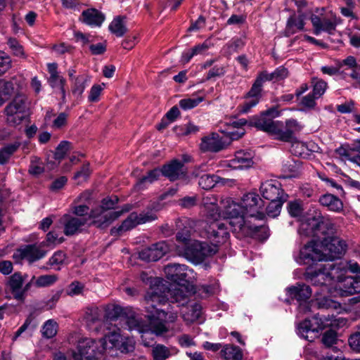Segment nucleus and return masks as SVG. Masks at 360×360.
Listing matches in <instances>:
<instances>
[{
    "label": "nucleus",
    "instance_id": "f257e3e1",
    "mask_svg": "<svg viewBox=\"0 0 360 360\" xmlns=\"http://www.w3.org/2000/svg\"><path fill=\"white\" fill-rule=\"evenodd\" d=\"M224 215L230 219L226 222L233 228L234 231H241L244 234L254 236H259L258 233L261 232L262 239H266L268 237L267 228L264 225L252 224L245 216L241 203L233 202L227 205L224 210Z\"/></svg>",
    "mask_w": 360,
    "mask_h": 360
},
{
    "label": "nucleus",
    "instance_id": "f03ea898",
    "mask_svg": "<svg viewBox=\"0 0 360 360\" xmlns=\"http://www.w3.org/2000/svg\"><path fill=\"white\" fill-rule=\"evenodd\" d=\"M150 287L145 295V309L146 316H157L159 318L165 317V310L158 308L168 301L170 290L162 280L158 278L150 281Z\"/></svg>",
    "mask_w": 360,
    "mask_h": 360
},
{
    "label": "nucleus",
    "instance_id": "7ed1b4c3",
    "mask_svg": "<svg viewBox=\"0 0 360 360\" xmlns=\"http://www.w3.org/2000/svg\"><path fill=\"white\" fill-rule=\"evenodd\" d=\"M340 270V264H326L316 269L309 266L304 273V277L312 285L326 288L333 281L340 278L339 271Z\"/></svg>",
    "mask_w": 360,
    "mask_h": 360
},
{
    "label": "nucleus",
    "instance_id": "20e7f679",
    "mask_svg": "<svg viewBox=\"0 0 360 360\" xmlns=\"http://www.w3.org/2000/svg\"><path fill=\"white\" fill-rule=\"evenodd\" d=\"M314 323H312L309 319H304L300 322L297 326L298 334L305 340L312 342L319 336L321 330L328 327H335L338 326V320L335 319L333 314H317L313 317Z\"/></svg>",
    "mask_w": 360,
    "mask_h": 360
},
{
    "label": "nucleus",
    "instance_id": "39448f33",
    "mask_svg": "<svg viewBox=\"0 0 360 360\" xmlns=\"http://www.w3.org/2000/svg\"><path fill=\"white\" fill-rule=\"evenodd\" d=\"M178 254L193 264L202 263L207 257L217 253L215 246H210L206 242L195 240L186 247L177 246Z\"/></svg>",
    "mask_w": 360,
    "mask_h": 360
},
{
    "label": "nucleus",
    "instance_id": "423d86ee",
    "mask_svg": "<svg viewBox=\"0 0 360 360\" xmlns=\"http://www.w3.org/2000/svg\"><path fill=\"white\" fill-rule=\"evenodd\" d=\"M27 98L25 95L19 94L5 108L6 122L15 127L19 125L27 116Z\"/></svg>",
    "mask_w": 360,
    "mask_h": 360
},
{
    "label": "nucleus",
    "instance_id": "0eeeda50",
    "mask_svg": "<svg viewBox=\"0 0 360 360\" xmlns=\"http://www.w3.org/2000/svg\"><path fill=\"white\" fill-rule=\"evenodd\" d=\"M302 127L296 120H287L283 125L277 121L271 134L274 139L283 142L293 143L297 141L295 133L301 130Z\"/></svg>",
    "mask_w": 360,
    "mask_h": 360
},
{
    "label": "nucleus",
    "instance_id": "6e6552de",
    "mask_svg": "<svg viewBox=\"0 0 360 360\" xmlns=\"http://www.w3.org/2000/svg\"><path fill=\"white\" fill-rule=\"evenodd\" d=\"M240 203L248 218H255L259 220H262L264 218V202L258 194L255 193L245 194L241 199Z\"/></svg>",
    "mask_w": 360,
    "mask_h": 360
},
{
    "label": "nucleus",
    "instance_id": "1a4fd4ad",
    "mask_svg": "<svg viewBox=\"0 0 360 360\" xmlns=\"http://www.w3.org/2000/svg\"><path fill=\"white\" fill-rule=\"evenodd\" d=\"M167 278L179 285L183 283H193L195 281V274L193 269L184 264L177 263L169 264L165 267Z\"/></svg>",
    "mask_w": 360,
    "mask_h": 360
},
{
    "label": "nucleus",
    "instance_id": "9d476101",
    "mask_svg": "<svg viewBox=\"0 0 360 360\" xmlns=\"http://www.w3.org/2000/svg\"><path fill=\"white\" fill-rule=\"evenodd\" d=\"M78 351L87 360L101 359L105 351V342L103 340L84 339L79 342Z\"/></svg>",
    "mask_w": 360,
    "mask_h": 360
},
{
    "label": "nucleus",
    "instance_id": "9b49d317",
    "mask_svg": "<svg viewBox=\"0 0 360 360\" xmlns=\"http://www.w3.org/2000/svg\"><path fill=\"white\" fill-rule=\"evenodd\" d=\"M321 244L325 251L326 259L333 260L340 258L347 249L345 241L334 236L330 238H324Z\"/></svg>",
    "mask_w": 360,
    "mask_h": 360
},
{
    "label": "nucleus",
    "instance_id": "f8f14e48",
    "mask_svg": "<svg viewBox=\"0 0 360 360\" xmlns=\"http://www.w3.org/2000/svg\"><path fill=\"white\" fill-rule=\"evenodd\" d=\"M326 260V254L319 250L315 244L311 241L307 243L300 250L299 259L297 262L300 264H308L309 266L321 261Z\"/></svg>",
    "mask_w": 360,
    "mask_h": 360
},
{
    "label": "nucleus",
    "instance_id": "ddd939ff",
    "mask_svg": "<svg viewBox=\"0 0 360 360\" xmlns=\"http://www.w3.org/2000/svg\"><path fill=\"white\" fill-rule=\"evenodd\" d=\"M207 238L210 241V246H215L217 252L220 245L225 243L229 237V233L227 226L223 222H214L212 224L207 230Z\"/></svg>",
    "mask_w": 360,
    "mask_h": 360
},
{
    "label": "nucleus",
    "instance_id": "4468645a",
    "mask_svg": "<svg viewBox=\"0 0 360 360\" xmlns=\"http://www.w3.org/2000/svg\"><path fill=\"white\" fill-rule=\"evenodd\" d=\"M278 115V112L274 108H271L262 112L259 117L251 118L249 124L271 134L276 123V122L273 121L272 118Z\"/></svg>",
    "mask_w": 360,
    "mask_h": 360
},
{
    "label": "nucleus",
    "instance_id": "2eb2a0df",
    "mask_svg": "<svg viewBox=\"0 0 360 360\" xmlns=\"http://www.w3.org/2000/svg\"><path fill=\"white\" fill-rule=\"evenodd\" d=\"M27 275L24 276L19 271L15 272L8 276L5 281V290L10 293L13 297L23 302L22 285L25 283Z\"/></svg>",
    "mask_w": 360,
    "mask_h": 360
},
{
    "label": "nucleus",
    "instance_id": "dca6fc26",
    "mask_svg": "<svg viewBox=\"0 0 360 360\" xmlns=\"http://www.w3.org/2000/svg\"><path fill=\"white\" fill-rule=\"evenodd\" d=\"M91 217H76L71 214H65L60 219V224L63 226V233L65 236H73L82 231L89 219Z\"/></svg>",
    "mask_w": 360,
    "mask_h": 360
},
{
    "label": "nucleus",
    "instance_id": "f3484780",
    "mask_svg": "<svg viewBox=\"0 0 360 360\" xmlns=\"http://www.w3.org/2000/svg\"><path fill=\"white\" fill-rule=\"evenodd\" d=\"M262 197L268 200L276 199L287 200L288 198L281 187V184L276 180H267L262 183L259 188Z\"/></svg>",
    "mask_w": 360,
    "mask_h": 360
},
{
    "label": "nucleus",
    "instance_id": "a211bd4d",
    "mask_svg": "<svg viewBox=\"0 0 360 360\" xmlns=\"http://www.w3.org/2000/svg\"><path fill=\"white\" fill-rule=\"evenodd\" d=\"M316 222L318 224L316 226V240L322 243L324 238H330L334 236L336 227L331 219L323 216L320 212H316Z\"/></svg>",
    "mask_w": 360,
    "mask_h": 360
},
{
    "label": "nucleus",
    "instance_id": "6ab92c4d",
    "mask_svg": "<svg viewBox=\"0 0 360 360\" xmlns=\"http://www.w3.org/2000/svg\"><path fill=\"white\" fill-rule=\"evenodd\" d=\"M132 208V206L129 204L124 205L121 210L109 212L107 214L101 216L98 218L96 211H94L91 213V216L95 219L93 220L90 225H94L99 229H103L107 228L112 221L118 219L124 213L129 212Z\"/></svg>",
    "mask_w": 360,
    "mask_h": 360
},
{
    "label": "nucleus",
    "instance_id": "aec40b11",
    "mask_svg": "<svg viewBox=\"0 0 360 360\" xmlns=\"http://www.w3.org/2000/svg\"><path fill=\"white\" fill-rule=\"evenodd\" d=\"M169 251V246L165 241H160L151 246L144 248L139 252V258L148 262H156Z\"/></svg>",
    "mask_w": 360,
    "mask_h": 360
},
{
    "label": "nucleus",
    "instance_id": "412c9836",
    "mask_svg": "<svg viewBox=\"0 0 360 360\" xmlns=\"http://www.w3.org/2000/svg\"><path fill=\"white\" fill-rule=\"evenodd\" d=\"M161 170L162 174L171 181L184 178L187 173L184 162L176 159L164 165Z\"/></svg>",
    "mask_w": 360,
    "mask_h": 360
},
{
    "label": "nucleus",
    "instance_id": "4be33fe9",
    "mask_svg": "<svg viewBox=\"0 0 360 360\" xmlns=\"http://www.w3.org/2000/svg\"><path fill=\"white\" fill-rule=\"evenodd\" d=\"M311 21L314 27V33L316 35L321 32H326L329 34H333L336 30L337 23L328 18L321 19L316 15L311 16Z\"/></svg>",
    "mask_w": 360,
    "mask_h": 360
},
{
    "label": "nucleus",
    "instance_id": "5701e85b",
    "mask_svg": "<svg viewBox=\"0 0 360 360\" xmlns=\"http://www.w3.org/2000/svg\"><path fill=\"white\" fill-rule=\"evenodd\" d=\"M225 148V144L218 134L212 133L209 136L202 139L200 149L202 151L217 153Z\"/></svg>",
    "mask_w": 360,
    "mask_h": 360
},
{
    "label": "nucleus",
    "instance_id": "b1692460",
    "mask_svg": "<svg viewBox=\"0 0 360 360\" xmlns=\"http://www.w3.org/2000/svg\"><path fill=\"white\" fill-rule=\"evenodd\" d=\"M18 252L20 259H26L30 262L39 260L46 255V251L40 249L36 245H26L23 248L18 249Z\"/></svg>",
    "mask_w": 360,
    "mask_h": 360
},
{
    "label": "nucleus",
    "instance_id": "393cba45",
    "mask_svg": "<svg viewBox=\"0 0 360 360\" xmlns=\"http://www.w3.org/2000/svg\"><path fill=\"white\" fill-rule=\"evenodd\" d=\"M80 20L90 26L100 27L105 20V15L95 8H89L82 11Z\"/></svg>",
    "mask_w": 360,
    "mask_h": 360
},
{
    "label": "nucleus",
    "instance_id": "a878e982",
    "mask_svg": "<svg viewBox=\"0 0 360 360\" xmlns=\"http://www.w3.org/2000/svg\"><path fill=\"white\" fill-rule=\"evenodd\" d=\"M253 164L252 155L249 152L237 151L235 157L230 160L229 166L234 169H244L251 167Z\"/></svg>",
    "mask_w": 360,
    "mask_h": 360
},
{
    "label": "nucleus",
    "instance_id": "bb28decb",
    "mask_svg": "<svg viewBox=\"0 0 360 360\" xmlns=\"http://www.w3.org/2000/svg\"><path fill=\"white\" fill-rule=\"evenodd\" d=\"M289 295L298 302H306L311 295V288L304 283H297L288 289Z\"/></svg>",
    "mask_w": 360,
    "mask_h": 360
},
{
    "label": "nucleus",
    "instance_id": "cd10ccee",
    "mask_svg": "<svg viewBox=\"0 0 360 360\" xmlns=\"http://www.w3.org/2000/svg\"><path fill=\"white\" fill-rule=\"evenodd\" d=\"M319 202L321 205L326 207L330 211L340 212L343 210V202L338 197L333 194L326 193L321 195L319 197Z\"/></svg>",
    "mask_w": 360,
    "mask_h": 360
},
{
    "label": "nucleus",
    "instance_id": "c85d7f7f",
    "mask_svg": "<svg viewBox=\"0 0 360 360\" xmlns=\"http://www.w3.org/2000/svg\"><path fill=\"white\" fill-rule=\"evenodd\" d=\"M317 224L316 211L312 217H309L301 222L298 232L301 236L312 237L316 238V226Z\"/></svg>",
    "mask_w": 360,
    "mask_h": 360
},
{
    "label": "nucleus",
    "instance_id": "c756f323",
    "mask_svg": "<svg viewBox=\"0 0 360 360\" xmlns=\"http://www.w3.org/2000/svg\"><path fill=\"white\" fill-rule=\"evenodd\" d=\"M139 224L138 214L136 212H131L120 226L112 228L110 233L112 236H120L122 233L129 231Z\"/></svg>",
    "mask_w": 360,
    "mask_h": 360
},
{
    "label": "nucleus",
    "instance_id": "7c9ffc66",
    "mask_svg": "<svg viewBox=\"0 0 360 360\" xmlns=\"http://www.w3.org/2000/svg\"><path fill=\"white\" fill-rule=\"evenodd\" d=\"M89 79V76L84 75L74 77V81L72 82L71 92L77 100L82 98V94Z\"/></svg>",
    "mask_w": 360,
    "mask_h": 360
},
{
    "label": "nucleus",
    "instance_id": "2f4dec72",
    "mask_svg": "<svg viewBox=\"0 0 360 360\" xmlns=\"http://www.w3.org/2000/svg\"><path fill=\"white\" fill-rule=\"evenodd\" d=\"M339 274H340V277L339 279H336V281L340 283V288L342 291V295L348 296L355 294V291L354 290L356 288V277L346 276L344 278H342V268L341 270L339 271Z\"/></svg>",
    "mask_w": 360,
    "mask_h": 360
},
{
    "label": "nucleus",
    "instance_id": "473e14b6",
    "mask_svg": "<svg viewBox=\"0 0 360 360\" xmlns=\"http://www.w3.org/2000/svg\"><path fill=\"white\" fill-rule=\"evenodd\" d=\"M126 18L125 16L118 15L109 25V30L117 37H123L128 31Z\"/></svg>",
    "mask_w": 360,
    "mask_h": 360
},
{
    "label": "nucleus",
    "instance_id": "72a5a7b5",
    "mask_svg": "<svg viewBox=\"0 0 360 360\" xmlns=\"http://www.w3.org/2000/svg\"><path fill=\"white\" fill-rule=\"evenodd\" d=\"M118 201L119 198L116 195L103 198L101 201V207L98 209L91 210L89 214V217H92L94 220L95 219L91 216V213L94 211H96L98 218H101V216L108 213L106 211L114 209L118 203Z\"/></svg>",
    "mask_w": 360,
    "mask_h": 360
},
{
    "label": "nucleus",
    "instance_id": "f704fd0d",
    "mask_svg": "<svg viewBox=\"0 0 360 360\" xmlns=\"http://www.w3.org/2000/svg\"><path fill=\"white\" fill-rule=\"evenodd\" d=\"M225 182V179H222L217 175L203 174L200 177L198 184L202 189L210 190L216 184L220 183L224 184Z\"/></svg>",
    "mask_w": 360,
    "mask_h": 360
},
{
    "label": "nucleus",
    "instance_id": "c9c22d12",
    "mask_svg": "<svg viewBox=\"0 0 360 360\" xmlns=\"http://www.w3.org/2000/svg\"><path fill=\"white\" fill-rule=\"evenodd\" d=\"M151 355L153 360H166L172 355V352L165 345L155 344L152 346Z\"/></svg>",
    "mask_w": 360,
    "mask_h": 360
},
{
    "label": "nucleus",
    "instance_id": "e433bc0d",
    "mask_svg": "<svg viewBox=\"0 0 360 360\" xmlns=\"http://www.w3.org/2000/svg\"><path fill=\"white\" fill-rule=\"evenodd\" d=\"M221 355L226 360H242L243 353L238 347L226 345L221 351Z\"/></svg>",
    "mask_w": 360,
    "mask_h": 360
},
{
    "label": "nucleus",
    "instance_id": "4c0bfd02",
    "mask_svg": "<svg viewBox=\"0 0 360 360\" xmlns=\"http://www.w3.org/2000/svg\"><path fill=\"white\" fill-rule=\"evenodd\" d=\"M13 90V82L0 79V106L10 98Z\"/></svg>",
    "mask_w": 360,
    "mask_h": 360
},
{
    "label": "nucleus",
    "instance_id": "58836bf2",
    "mask_svg": "<svg viewBox=\"0 0 360 360\" xmlns=\"http://www.w3.org/2000/svg\"><path fill=\"white\" fill-rule=\"evenodd\" d=\"M20 144L18 143H11L0 148V165L6 164L11 157L18 149Z\"/></svg>",
    "mask_w": 360,
    "mask_h": 360
},
{
    "label": "nucleus",
    "instance_id": "ea45409f",
    "mask_svg": "<svg viewBox=\"0 0 360 360\" xmlns=\"http://www.w3.org/2000/svg\"><path fill=\"white\" fill-rule=\"evenodd\" d=\"M304 26V18L302 16L295 17V15L290 16L287 21L286 32L290 34H294L295 29L298 30H303Z\"/></svg>",
    "mask_w": 360,
    "mask_h": 360
},
{
    "label": "nucleus",
    "instance_id": "a19ab883",
    "mask_svg": "<svg viewBox=\"0 0 360 360\" xmlns=\"http://www.w3.org/2000/svg\"><path fill=\"white\" fill-rule=\"evenodd\" d=\"M172 302H176L180 305H185L188 302V292H185L183 289L176 288L170 291Z\"/></svg>",
    "mask_w": 360,
    "mask_h": 360
},
{
    "label": "nucleus",
    "instance_id": "79ce46f5",
    "mask_svg": "<svg viewBox=\"0 0 360 360\" xmlns=\"http://www.w3.org/2000/svg\"><path fill=\"white\" fill-rule=\"evenodd\" d=\"M286 200H287L282 199L269 200V202L266 208L267 215L271 217H275L278 216L281 212L283 202Z\"/></svg>",
    "mask_w": 360,
    "mask_h": 360
},
{
    "label": "nucleus",
    "instance_id": "37998d69",
    "mask_svg": "<svg viewBox=\"0 0 360 360\" xmlns=\"http://www.w3.org/2000/svg\"><path fill=\"white\" fill-rule=\"evenodd\" d=\"M58 330V323L53 319L46 321L42 326L41 333L44 338H51L54 337Z\"/></svg>",
    "mask_w": 360,
    "mask_h": 360
},
{
    "label": "nucleus",
    "instance_id": "c03bdc74",
    "mask_svg": "<svg viewBox=\"0 0 360 360\" xmlns=\"http://www.w3.org/2000/svg\"><path fill=\"white\" fill-rule=\"evenodd\" d=\"M72 149V143L68 141H61L57 148L54 153V158L56 160L60 161L66 155L67 153Z\"/></svg>",
    "mask_w": 360,
    "mask_h": 360
},
{
    "label": "nucleus",
    "instance_id": "a18cd8bd",
    "mask_svg": "<svg viewBox=\"0 0 360 360\" xmlns=\"http://www.w3.org/2000/svg\"><path fill=\"white\" fill-rule=\"evenodd\" d=\"M58 280L56 275H42L36 277L34 285L37 288H45L53 285Z\"/></svg>",
    "mask_w": 360,
    "mask_h": 360
},
{
    "label": "nucleus",
    "instance_id": "49530a36",
    "mask_svg": "<svg viewBox=\"0 0 360 360\" xmlns=\"http://www.w3.org/2000/svg\"><path fill=\"white\" fill-rule=\"evenodd\" d=\"M311 82L313 86L312 93L318 98L321 97L326 91L327 83L317 77H312Z\"/></svg>",
    "mask_w": 360,
    "mask_h": 360
},
{
    "label": "nucleus",
    "instance_id": "de8ad7c7",
    "mask_svg": "<svg viewBox=\"0 0 360 360\" xmlns=\"http://www.w3.org/2000/svg\"><path fill=\"white\" fill-rule=\"evenodd\" d=\"M262 84L256 78L251 89L247 93L245 98L250 99L257 98V103H259L262 96Z\"/></svg>",
    "mask_w": 360,
    "mask_h": 360
},
{
    "label": "nucleus",
    "instance_id": "09e8293b",
    "mask_svg": "<svg viewBox=\"0 0 360 360\" xmlns=\"http://www.w3.org/2000/svg\"><path fill=\"white\" fill-rule=\"evenodd\" d=\"M161 174H162V170H161V169H159V168H155L154 169L150 170L147 173V175L143 176L139 180L137 185H141L144 183L151 184V183L154 182L155 181L158 180Z\"/></svg>",
    "mask_w": 360,
    "mask_h": 360
},
{
    "label": "nucleus",
    "instance_id": "8fccbe9b",
    "mask_svg": "<svg viewBox=\"0 0 360 360\" xmlns=\"http://www.w3.org/2000/svg\"><path fill=\"white\" fill-rule=\"evenodd\" d=\"M203 99L202 96L181 99L179 101V106L185 110H190L197 106Z\"/></svg>",
    "mask_w": 360,
    "mask_h": 360
},
{
    "label": "nucleus",
    "instance_id": "3c124183",
    "mask_svg": "<svg viewBox=\"0 0 360 360\" xmlns=\"http://www.w3.org/2000/svg\"><path fill=\"white\" fill-rule=\"evenodd\" d=\"M287 208L290 216L293 217L301 216L303 212L302 202L300 200L290 201Z\"/></svg>",
    "mask_w": 360,
    "mask_h": 360
},
{
    "label": "nucleus",
    "instance_id": "603ef678",
    "mask_svg": "<svg viewBox=\"0 0 360 360\" xmlns=\"http://www.w3.org/2000/svg\"><path fill=\"white\" fill-rule=\"evenodd\" d=\"M105 84H94L90 89L88 100L91 103H96L100 100V96L103 91Z\"/></svg>",
    "mask_w": 360,
    "mask_h": 360
},
{
    "label": "nucleus",
    "instance_id": "864d4df0",
    "mask_svg": "<svg viewBox=\"0 0 360 360\" xmlns=\"http://www.w3.org/2000/svg\"><path fill=\"white\" fill-rule=\"evenodd\" d=\"M337 340V333L332 329L326 331L323 334V337L321 339L323 344L327 347L333 346L334 344L336 343Z\"/></svg>",
    "mask_w": 360,
    "mask_h": 360
},
{
    "label": "nucleus",
    "instance_id": "5fc2aeb1",
    "mask_svg": "<svg viewBox=\"0 0 360 360\" xmlns=\"http://www.w3.org/2000/svg\"><path fill=\"white\" fill-rule=\"evenodd\" d=\"M176 226L178 231L188 232L191 235L192 222L188 218L176 219Z\"/></svg>",
    "mask_w": 360,
    "mask_h": 360
},
{
    "label": "nucleus",
    "instance_id": "6e6d98bb",
    "mask_svg": "<svg viewBox=\"0 0 360 360\" xmlns=\"http://www.w3.org/2000/svg\"><path fill=\"white\" fill-rule=\"evenodd\" d=\"M349 347L353 351L360 352V326L359 330L351 335L348 339Z\"/></svg>",
    "mask_w": 360,
    "mask_h": 360
},
{
    "label": "nucleus",
    "instance_id": "4d7b16f0",
    "mask_svg": "<svg viewBox=\"0 0 360 360\" xmlns=\"http://www.w3.org/2000/svg\"><path fill=\"white\" fill-rule=\"evenodd\" d=\"M316 304L317 307L321 309H336L337 303L334 302L333 300L329 299L328 297H323L321 299H318L316 301Z\"/></svg>",
    "mask_w": 360,
    "mask_h": 360
},
{
    "label": "nucleus",
    "instance_id": "13d9d810",
    "mask_svg": "<svg viewBox=\"0 0 360 360\" xmlns=\"http://www.w3.org/2000/svg\"><path fill=\"white\" fill-rule=\"evenodd\" d=\"M8 45L13 52V54L17 56H25L22 46L14 38H10L8 40Z\"/></svg>",
    "mask_w": 360,
    "mask_h": 360
},
{
    "label": "nucleus",
    "instance_id": "bf43d9fd",
    "mask_svg": "<svg viewBox=\"0 0 360 360\" xmlns=\"http://www.w3.org/2000/svg\"><path fill=\"white\" fill-rule=\"evenodd\" d=\"M317 98L316 96L311 93L302 98L300 104L307 109H313L316 106V99Z\"/></svg>",
    "mask_w": 360,
    "mask_h": 360
},
{
    "label": "nucleus",
    "instance_id": "052dcab7",
    "mask_svg": "<svg viewBox=\"0 0 360 360\" xmlns=\"http://www.w3.org/2000/svg\"><path fill=\"white\" fill-rule=\"evenodd\" d=\"M91 170L89 169V165L86 164L84 165L79 171L75 173L74 176L75 179H78L79 183L83 181H86L87 178L90 176Z\"/></svg>",
    "mask_w": 360,
    "mask_h": 360
},
{
    "label": "nucleus",
    "instance_id": "680f3d73",
    "mask_svg": "<svg viewBox=\"0 0 360 360\" xmlns=\"http://www.w3.org/2000/svg\"><path fill=\"white\" fill-rule=\"evenodd\" d=\"M89 207L86 205H79L74 206L72 208V214H74V217H89Z\"/></svg>",
    "mask_w": 360,
    "mask_h": 360
},
{
    "label": "nucleus",
    "instance_id": "e2e57ef3",
    "mask_svg": "<svg viewBox=\"0 0 360 360\" xmlns=\"http://www.w3.org/2000/svg\"><path fill=\"white\" fill-rule=\"evenodd\" d=\"M11 66L10 57L4 52L0 51V72L7 71Z\"/></svg>",
    "mask_w": 360,
    "mask_h": 360
},
{
    "label": "nucleus",
    "instance_id": "0e129e2a",
    "mask_svg": "<svg viewBox=\"0 0 360 360\" xmlns=\"http://www.w3.org/2000/svg\"><path fill=\"white\" fill-rule=\"evenodd\" d=\"M158 219L157 215L153 212H141L139 214H138V221L139 224H145L146 222H150L152 221H154Z\"/></svg>",
    "mask_w": 360,
    "mask_h": 360
},
{
    "label": "nucleus",
    "instance_id": "69168bd1",
    "mask_svg": "<svg viewBox=\"0 0 360 360\" xmlns=\"http://www.w3.org/2000/svg\"><path fill=\"white\" fill-rule=\"evenodd\" d=\"M37 160H38V159L37 157L33 158V159L32 160L29 170H28L30 174L34 175V176L41 174L44 172V167L37 164Z\"/></svg>",
    "mask_w": 360,
    "mask_h": 360
},
{
    "label": "nucleus",
    "instance_id": "338daca9",
    "mask_svg": "<svg viewBox=\"0 0 360 360\" xmlns=\"http://www.w3.org/2000/svg\"><path fill=\"white\" fill-rule=\"evenodd\" d=\"M84 288V285L79 281H74L68 288V294L69 295H76L82 293Z\"/></svg>",
    "mask_w": 360,
    "mask_h": 360
},
{
    "label": "nucleus",
    "instance_id": "774afa93",
    "mask_svg": "<svg viewBox=\"0 0 360 360\" xmlns=\"http://www.w3.org/2000/svg\"><path fill=\"white\" fill-rule=\"evenodd\" d=\"M274 74L275 82H279L285 79L288 77L289 71L286 68L280 66L274 71Z\"/></svg>",
    "mask_w": 360,
    "mask_h": 360
}]
</instances>
